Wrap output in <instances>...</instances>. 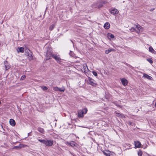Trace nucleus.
Returning <instances> with one entry per match:
<instances>
[{
    "label": "nucleus",
    "mask_w": 156,
    "mask_h": 156,
    "mask_svg": "<svg viewBox=\"0 0 156 156\" xmlns=\"http://www.w3.org/2000/svg\"><path fill=\"white\" fill-rule=\"evenodd\" d=\"M55 24H53L50 26V27L49 28V30L50 31L52 30L55 27Z\"/></svg>",
    "instance_id": "412c9836"
},
{
    "label": "nucleus",
    "mask_w": 156,
    "mask_h": 156,
    "mask_svg": "<svg viewBox=\"0 0 156 156\" xmlns=\"http://www.w3.org/2000/svg\"><path fill=\"white\" fill-rule=\"evenodd\" d=\"M9 123L12 126H14L16 124L15 121L12 119H10Z\"/></svg>",
    "instance_id": "dca6fc26"
},
{
    "label": "nucleus",
    "mask_w": 156,
    "mask_h": 156,
    "mask_svg": "<svg viewBox=\"0 0 156 156\" xmlns=\"http://www.w3.org/2000/svg\"><path fill=\"white\" fill-rule=\"evenodd\" d=\"M52 57L55 59L58 63H60L61 62V59L58 56L54 54Z\"/></svg>",
    "instance_id": "0eeeda50"
},
{
    "label": "nucleus",
    "mask_w": 156,
    "mask_h": 156,
    "mask_svg": "<svg viewBox=\"0 0 156 156\" xmlns=\"http://www.w3.org/2000/svg\"><path fill=\"white\" fill-rule=\"evenodd\" d=\"M143 77H144L145 78L147 79L150 80H152L153 79V78L152 77L145 73H144V74Z\"/></svg>",
    "instance_id": "9d476101"
},
{
    "label": "nucleus",
    "mask_w": 156,
    "mask_h": 156,
    "mask_svg": "<svg viewBox=\"0 0 156 156\" xmlns=\"http://www.w3.org/2000/svg\"><path fill=\"white\" fill-rule=\"evenodd\" d=\"M53 144V142L52 140L45 139L44 144L47 146H51Z\"/></svg>",
    "instance_id": "7ed1b4c3"
},
{
    "label": "nucleus",
    "mask_w": 156,
    "mask_h": 156,
    "mask_svg": "<svg viewBox=\"0 0 156 156\" xmlns=\"http://www.w3.org/2000/svg\"><path fill=\"white\" fill-rule=\"evenodd\" d=\"M147 61H148L150 62V63H152L153 62V61H152V60L150 59V58H149V59H147Z\"/></svg>",
    "instance_id": "c756f323"
},
{
    "label": "nucleus",
    "mask_w": 156,
    "mask_h": 156,
    "mask_svg": "<svg viewBox=\"0 0 156 156\" xmlns=\"http://www.w3.org/2000/svg\"><path fill=\"white\" fill-rule=\"evenodd\" d=\"M120 117H121V118H123L125 117V116L123 115H122V114H121V116Z\"/></svg>",
    "instance_id": "c9c22d12"
},
{
    "label": "nucleus",
    "mask_w": 156,
    "mask_h": 156,
    "mask_svg": "<svg viewBox=\"0 0 156 156\" xmlns=\"http://www.w3.org/2000/svg\"><path fill=\"white\" fill-rule=\"evenodd\" d=\"M104 154L106 156H111L110 154V151H106V152H103Z\"/></svg>",
    "instance_id": "4be33fe9"
},
{
    "label": "nucleus",
    "mask_w": 156,
    "mask_h": 156,
    "mask_svg": "<svg viewBox=\"0 0 156 156\" xmlns=\"http://www.w3.org/2000/svg\"><path fill=\"white\" fill-rule=\"evenodd\" d=\"M82 70H83L85 72H87L88 70V69L87 66L86 64H84L83 65V68H82Z\"/></svg>",
    "instance_id": "9b49d317"
},
{
    "label": "nucleus",
    "mask_w": 156,
    "mask_h": 156,
    "mask_svg": "<svg viewBox=\"0 0 156 156\" xmlns=\"http://www.w3.org/2000/svg\"><path fill=\"white\" fill-rule=\"evenodd\" d=\"M58 87H53V90L55 91H58Z\"/></svg>",
    "instance_id": "c85d7f7f"
},
{
    "label": "nucleus",
    "mask_w": 156,
    "mask_h": 156,
    "mask_svg": "<svg viewBox=\"0 0 156 156\" xmlns=\"http://www.w3.org/2000/svg\"><path fill=\"white\" fill-rule=\"evenodd\" d=\"M108 38L110 39H112V40H113V39L114 38V35L110 33H108Z\"/></svg>",
    "instance_id": "4468645a"
},
{
    "label": "nucleus",
    "mask_w": 156,
    "mask_h": 156,
    "mask_svg": "<svg viewBox=\"0 0 156 156\" xmlns=\"http://www.w3.org/2000/svg\"><path fill=\"white\" fill-rule=\"evenodd\" d=\"M23 145H22L21 144H20V145L19 146H15L14 147V148H19L22 147V146H23Z\"/></svg>",
    "instance_id": "2f4dec72"
},
{
    "label": "nucleus",
    "mask_w": 156,
    "mask_h": 156,
    "mask_svg": "<svg viewBox=\"0 0 156 156\" xmlns=\"http://www.w3.org/2000/svg\"><path fill=\"white\" fill-rule=\"evenodd\" d=\"M41 88L44 90H46L48 89V88L46 86H42Z\"/></svg>",
    "instance_id": "393cba45"
},
{
    "label": "nucleus",
    "mask_w": 156,
    "mask_h": 156,
    "mask_svg": "<svg viewBox=\"0 0 156 156\" xmlns=\"http://www.w3.org/2000/svg\"><path fill=\"white\" fill-rule=\"evenodd\" d=\"M155 107H156V103H155Z\"/></svg>",
    "instance_id": "ea45409f"
},
{
    "label": "nucleus",
    "mask_w": 156,
    "mask_h": 156,
    "mask_svg": "<svg viewBox=\"0 0 156 156\" xmlns=\"http://www.w3.org/2000/svg\"><path fill=\"white\" fill-rule=\"evenodd\" d=\"M115 51V49L113 48H109L108 50L105 51V53L106 54H108L109 52L112 51Z\"/></svg>",
    "instance_id": "a211bd4d"
},
{
    "label": "nucleus",
    "mask_w": 156,
    "mask_h": 156,
    "mask_svg": "<svg viewBox=\"0 0 156 156\" xmlns=\"http://www.w3.org/2000/svg\"><path fill=\"white\" fill-rule=\"evenodd\" d=\"M84 111L82 110H79L78 112V117L79 118L82 117L83 116Z\"/></svg>",
    "instance_id": "39448f33"
},
{
    "label": "nucleus",
    "mask_w": 156,
    "mask_h": 156,
    "mask_svg": "<svg viewBox=\"0 0 156 156\" xmlns=\"http://www.w3.org/2000/svg\"><path fill=\"white\" fill-rule=\"evenodd\" d=\"M82 111H84V114H86L87 112V108H85L83 109L82 110Z\"/></svg>",
    "instance_id": "a878e982"
},
{
    "label": "nucleus",
    "mask_w": 156,
    "mask_h": 156,
    "mask_svg": "<svg viewBox=\"0 0 156 156\" xmlns=\"http://www.w3.org/2000/svg\"><path fill=\"white\" fill-rule=\"evenodd\" d=\"M26 77V76L25 75H23L21 78V80H23L25 79Z\"/></svg>",
    "instance_id": "cd10ccee"
},
{
    "label": "nucleus",
    "mask_w": 156,
    "mask_h": 156,
    "mask_svg": "<svg viewBox=\"0 0 156 156\" xmlns=\"http://www.w3.org/2000/svg\"><path fill=\"white\" fill-rule=\"evenodd\" d=\"M25 52L26 53V55H27V54H29L31 52V51L28 48H26L25 50Z\"/></svg>",
    "instance_id": "aec40b11"
},
{
    "label": "nucleus",
    "mask_w": 156,
    "mask_h": 156,
    "mask_svg": "<svg viewBox=\"0 0 156 156\" xmlns=\"http://www.w3.org/2000/svg\"><path fill=\"white\" fill-rule=\"evenodd\" d=\"M37 130L40 133H44V129L43 128L41 127H39L37 129Z\"/></svg>",
    "instance_id": "6ab92c4d"
},
{
    "label": "nucleus",
    "mask_w": 156,
    "mask_h": 156,
    "mask_svg": "<svg viewBox=\"0 0 156 156\" xmlns=\"http://www.w3.org/2000/svg\"><path fill=\"white\" fill-rule=\"evenodd\" d=\"M92 73L95 76H97L98 75L97 73L94 71H93Z\"/></svg>",
    "instance_id": "7c9ffc66"
},
{
    "label": "nucleus",
    "mask_w": 156,
    "mask_h": 156,
    "mask_svg": "<svg viewBox=\"0 0 156 156\" xmlns=\"http://www.w3.org/2000/svg\"><path fill=\"white\" fill-rule=\"evenodd\" d=\"M69 153L71 154L73 156H74V153H72L70 151H69Z\"/></svg>",
    "instance_id": "f704fd0d"
},
{
    "label": "nucleus",
    "mask_w": 156,
    "mask_h": 156,
    "mask_svg": "<svg viewBox=\"0 0 156 156\" xmlns=\"http://www.w3.org/2000/svg\"><path fill=\"white\" fill-rule=\"evenodd\" d=\"M103 6V4L101 2H100L98 5V8H101Z\"/></svg>",
    "instance_id": "bb28decb"
},
{
    "label": "nucleus",
    "mask_w": 156,
    "mask_h": 156,
    "mask_svg": "<svg viewBox=\"0 0 156 156\" xmlns=\"http://www.w3.org/2000/svg\"><path fill=\"white\" fill-rule=\"evenodd\" d=\"M5 66V68H6V69H7V67H6V66Z\"/></svg>",
    "instance_id": "4c0bfd02"
},
{
    "label": "nucleus",
    "mask_w": 156,
    "mask_h": 156,
    "mask_svg": "<svg viewBox=\"0 0 156 156\" xmlns=\"http://www.w3.org/2000/svg\"><path fill=\"white\" fill-rule=\"evenodd\" d=\"M128 65L129 66H130V65Z\"/></svg>",
    "instance_id": "58836bf2"
},
{
    "label": "nucleus",
    "mask_w": 156,
    "mask_h": 156,
    "mask_svg": "<svg viewBox=\"0 0 156 156\" xmlns=\"http://www.w3.org/2000/svg\"><path fill=\"white\" fill-rule=\"evenodd\" d=\"M110 12L112 14L115 15L118 13L119 11L117 9H114L111 11Z\"/></svg>",
    "instance_id": "6e6552de"
},
{
    "label": "nucleus",
    "mask_w": 156,
    "mask_h": 156,
    "mask_svg": "<svg viewBox=\"0 0 156 156\" xmlns=\"http://www.w3.org/2000/svg\"><path fill=\"white\" fill-rule=\"evenodd\" d=\"M46 12V10H45V12Z\"/></svg>",
    "instance_id": "a19ab883"
},
{
    "label": "nucleus",
    "mask_w": 156,
    "mask_h": 156,
    "mask_svg": "<svg viewBox=\"0 0 156 156\" xmlns=\"http://www.w3.org/2000/svg\"><path fill=\"white\" fill-rule=\"evenodd\" d=\"M131 30L132 31H135L139 34L142 31V28L139 25H136L131 28Z\"/></svg>",
    "instance_id": "f257e3e1"
},
{
    "label": "nucleus",
    "mask_w": 156,
    "mask_h": 156,
    "mask_svg": "<svg viewBox=\"0 0 156 156\" xmlns=\"http://www.w3.org/2000/svg\"><path fill=\"white\" fill-rule=\"evenodd\" d=\"M53 55L54 54L51 52V49L48 48L47 50L46 54V60H48L51 58V57H52V55Z\"/></svg>",
    "instance_id": "f03ea898"
},
{
    "label": "nucleus",
    "mask_w": 156,
    "mask_h": 156,
    "mask_svg": "<svg viewBox=\"0 0 156 156\" xmlns=\"http://www.w3.org/2000/svg\"><path fill=\"white\" fill-rule=\"evenodd\" d=\"M89 83L90 84L94 86H95L96 85V83H95V81L90 78H89Z\"/></svg>",
    "instance_id": "20e7f679"
},
{
    "label": "nucleus",
    "mask_w": 156,
    "mask_h": 156,
    "mask_svg": "<svg viewBox=\"0 0 156 156\" xmlns=\"http://www.w3.org/2000/svg\"><path fill=\"white\" fill-rule=\"evenodd\" d=\"M149 51L152 53L155 54L156 53V51L153 49V48L150 46L149 48Z\"/></svg>",
    "instance_id": "ddd939ff"
},
{
    "label": "nucleus",
    "mask_w": 156,
    "mask_h": 156,
    "mask_svg": "<svg viewBox=\"0 0 156 156\" xmlns=\"http://www.w3.org/2000/svg\"><path fill=\"white\" fill-rule=\"evenodd\" d=\"M104 27L105 29H108L110 28V24L109 23L106 22L105 24Z\"/></svg>",
    "instance_id": "f8f14e48"
},
{
    "label": "nucleus",
    "mask_w": 156,
    "mask_h": 156,
    "mask_svg": "<svg viewBox=\"0 0 156 156\" xmlns=\"http://www.w3.org/2000/svg\"><path fill=\"white\" fill-rule=\"evenodd\" d=\"M121 80L122 84L124 86H126L127 85L128 83L127 80L125 78H123L121 79Z\"/></svg>",
    "instance_id": "423d86ee"
},
{
    "label": "nucleus",
    "mask_w": 156,
    "mask_h": 156,
    "mask_svg": "<svg viewBox=\"0 0 156 156\" xmlns=\"http://www.w3.org/2000/svg\"><path fill=\"white\" fill-rule=\"evenodd\" d=\"M27 56H28V58L30 60H31L33 59V57L32 54V52H31L29 54H27Z\"/></svg>",
    "instance_id": "f3484780"
},
{
    "label": "nucleus",
    "mask_w": 156,
    "mask_h": 156,
    "mask_svg": "<svg viewBox=\"0 0 156 156\" xmlns=\"http://www.w3.org/2000/svg\"><path fill=\"white\" fill-rule=\"evenodd\" d=\"M38 140L40 142L44 144L45 142V140H41V139H39Z\"/></svg>",
    "instance_id": "b1692460"
},
{
    "label": "nucleus",
    "mask_w": 156,
    "mask_h": 156,
    "mask_svg": "<svg viewBox=\"0 0 156 156\" xmlns=\"http://www.w3.org/2000/svg\"><path fill=\"white\" fill-rule=\"evenodd\" d=\"M121 115V114L120 113H116V116L118 117H120Z\"/></svg>",
    "instance_id": "72a5a7b5"
},
{
    "label": "nucleus",
    "mask_w": 156,
    "mask_h": 156,
    "mask_svg": "<svg viewBox=\"0 0 156 156\" xmlns=\"http://www.w3.org/2000/svg\"><path fill=\"white\" fill-rule=\"evenodd\" d=\"M134 144L136 148H139L141 146V143L139 141H134Z\"/></svg>",
    "instance_id": "1a4fd4ad"
},
{
    "label": "nucleus",
    "mask_w": 156,
    "mask_h": 156,
    "mask_svg": "<svg viewBox=\"0 0 156 156\" xmlns=\"http://www.w3.org/2000/svg\"><path fill=\"white\" fill-rule=\"evenodd\" d=\"M17 51L18 52L23 53L24 51V48L23 47L19 48L17 49Z\"/></svg>",
    "instance_id": "2eb2a0df"
},
{
    "label": "nucleus",
    "mask_w": 156,
    "mask_h": 156,
    "mask_svg": "<svg viewBox=\"0 0 156 156\" xmlns=\"http://www.w3.org/2000/svg\"><path fill=\"white\" fill-rule=\"evenodd\" d=\"M65 90V89L64 87H63L62 88H59L58 91H60L64 92Z\"/></svg>",
    "instance_id": "5701e85b"
},
{
    "label": "nucleus",
    "mask_w": 156,
    "mask_h": 156,
    "mask_svg": "<svg viewBox=\"0 0 156 156\" xmlns=\"http://www.w3.org/2000/svg\"><path fill=\"white\" fill-rule=\"evenodd\" d=\"M138 154L139 156H141L142 155V152L141 151L139 152L138 153Z\"/></svg>",
    "instance_id": "473e14b6"
},
{
    "label": "nucleus",
    "mask_w": 156,
    "mask_h": 156,
    "mask_svg": "<svg viewBox=\"0 0 156 156\" xmlns=\"http://www.w3.org/2000/svg\"><path fill=\"white\" fill-rule=\"evenodd\" d=\"M30 133H28V136H30Z\"/></svg>",
    "instance_id": "e433bc0d"
}]
</instances>
